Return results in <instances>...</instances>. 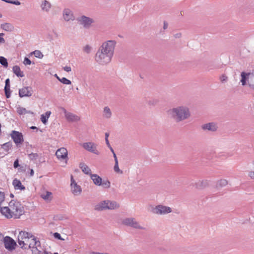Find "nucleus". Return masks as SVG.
<instances>
[{"label": "nucleus", "instance_id": "1", "mask_svg": "<svg viewBox=\"0 0 254 254\" xmlns=\"http://www.w3.org/2000/svg\"><path fill=\"white\" fill-rule=\"evenodd\" d=\"M117 42L109 40L103 42L95 55V61L99 64L105 65L112 61L115 53Z\"/></svg>", "mask_w": 254, "mask_h": 254}, {"label": "nucleus", "instance_id": "2", "mask_svg": "<svg viewBox=\"0 0 254 254\" xmlns=\"http://www.w3.org/2000/svg\"><path fill=\"white\" fill-rule=\"evenodd\" d=\"M0 212L7 218L17 219L24 213V209L20 202L12 200L7 206L1 208Z\"/></svg>", "mask_w": 254, "mask_h": 254}, {"label": "nucleus", "instance_id": "3", "mask_svg": "<svg viewBox=\"0 0 254 254\" xmlns=\"http://www.w3.org/2000/svg\"><path fill=\"white\" fill-rule=\"evenodd\" d=\"M167 114L169 118L177 122L188 120L191 116L189 108L183 105L170 108L167 111Z\"/></svg>", "mask_w": 254, "mask_h": 254}, {"label": "nucleus", "instance_id": "4", "mask_svg": "<svg viewBox=\"0 0 254 254\" xmlns=\"http://www.w3.org/2000/svg\"><path fill=\"white\" fill-rule=\"evenodd\" d=\"M120 204L115 200L105 199L97 203L94 207L97 211L113 210L120 208Z\"/></svg>", "mask_w": 254, "mask_h": 254}, {"label": "nucleus", "instance_id": "5", "mask_svg": "<svg viewBox=\"0 0 254 254\" xmlns=\"http://www.w3.org/2000/svg\"><path fill=\"white\" fill-rule=\"evenodd\" d=\"M122 224L137 230H144L145 229V227L138 221L132 217L124 218L122 220Z\"/></svg>", "mask_w": 254, "mask_h": 254}, {"label": "nucleus", "instance_id": "6", "mask_svg": "<svg viewBox=\"0 0 254 254\" xmlns=\"http://www.w3.org/2000/svg\"><path fill=\"white\" fill-rule=\"evenodd\" d=\"M94 185L101 186L105 189H108L111 187V183L108 180H102V179L97 174H92L90 176Z\"/></svg>", "mask_w": 254, "mask_h": 254}, {"label": "nucleus", "instance_id": "7", "mask_svg": "<svg viewBox=\"0 0 254 254\" xmlns=\"http://www.w3.org/2000/svg\"><path fill=\"white\" fill-rule=\"evenodd\" d=\"M151 209L150 211L156 215H164L172 212V208L169 206L162 204L157 205L155 206H150Z\"/></svg>", "mask_w": 254, "mask_h": 254}, {"label": "nucleus", "instance_id": "8", "mask_svg": "<svg viewBox=\"0 0 254 254\" xmlns=\"http://www.w3.org/2000/svg\"><path fill=\"white\" fill-rule=\"evenodd\" d=\"M32 234L26 231H21L18 235V243L22 249H26Z\"/></svg>", "mask_w": 254, "mask_h": 254}, {"label": "nucleus", "instance_id": "9", "mask_svg": "<svg viewBox=\"0 0 254 254\" xmlns=\"http://www.w3.org/2000/svg\"><path fill=\"white\" fill-rule=\"evenodd\" d=\"M82 146L85 150L95 155H99L100 154V152L98 149L97 144L93 141L84 142L82 144Z\"/></svg>", "mask_w": 254, "mask_h": 254}, {"label": "nucleus", "instance_id": "10", "mask_svg": "<svg viewBox=\"0 0 254 254\" xmlns=\"http://www.w3.org/2000/svg\"><path fill=\"white\" fill-rule=\"evenodd\" d=\"M62 17L64 21L66 22H71L75 19L73 11L68 7H65L63 9Z\"/></svg>", "mask_w": 254, "mask_h": 254}, {"label": "nucleus", "instance_id": "11", "mask_svg": "<svg viewBox=\"0 0 254 254\" xmlns=\"http://www.w3.org/2000/svg\"><path fill=\"white\" fill-rule=\"evenodd\" d=\"M77 20L79 24L84 28H89L94 23V20L89 17L85 15H82L79 17Z\"/></svg>", "mask_w": 254, "mask_h": 254}, {"label": "nucleus", "instance_id": "12", "mask_svg": "<svg viewBox=\"0 0 254 254\" xmlns=\"http://www.w3.org/2000/svg\"><path fill=\"white\" fill-rule=\"evenodd\" d=\"M70 187L71 191L73 195L78 196L81 193V187L75 182L72 175L70 177Z\"/></svg>", "mask_w": 254, "mask_h": 254}, {"label": "nucleus", "instance_id": "13", "mask_svg": "<svg viewBox=\"0 0 254 254\" xmlns=\"http://www.w3.org/2000/svg\"><path fill=\"white\" fill-rule=\"evenodd\" d=\"M56 156L58 160L64 161L65 164L67 163L68 158V151L66 148L61 147L58 149L56 152Z\"/></svg>", "mask_w": 254, "mask_h": 254}, {"label": "nucleus", "instance_id": "14", "mask_svg": "<svg viewBox=\"0 0 254 254\" xmlns=\"http://www.w3.org/2000/svg\"><path fill=\"white\" fill-rule=\"evenodd\" d=\"M10 136L17 146L21 144L24 141L22 133L19 131L12 130L10 133Z\"/></svg>", "mask_w": 254, "mask_h": 254}, {"label": "nucleus", "instance_id": "15", "mask_svg": "<svg viewBox=\"0 0 254 254\" xmlns=\"http://www.w3.org/2000/svg\"><path fill=\"white\" fill-rule=\"evenodd\" d=\"M62 111L64 114L66 120L69 122H76L80 120V118L79 116L67 112L65 108H62Z\"/></svg>", "mask_w": 254, "mask_h": 254}, {"label": "nucleus", "instance_id": "16", "mask_svg": "<svg viewBox=\"0 0 254 254\" xmlns=\"http://www.w3.org/2000/svg\"><path fill=\"white\" fill-rule=\"evenodd\" d=\"M5 249L9 251H12L16 245L15 242L9 237H5L3 239Z\"/></svg>", "mask_w": 254, "mask_h": 254}, {"label": "nucleus", "instance_id": "17", "mask_svg": "<svg viewBox=\"0 0 254 254\" xmlns=\"http://www.w3.org/2000/svg\"><path fill=\"white\" fill-rule=\"evenodd\" d=\"M40 7L42 12L49 13L52 9V4L47 0H42L40 2Z\"/></svg>", "mask_w": 254, "mask_h": 254}, {"label": "nucleus", "instance_id": "18", "mask_svg": "<svg viewBox=\"0 0 254 254\" xmlns=\"http://www.w3.org/2000/svg\"><path fill=\"white\" fill-rule=\"evenodd\" d=\"M201 128L204 131L214 132L217 130L218 126L215 123L211 122L203 124Z\"/></svg>", "mask_w": 254, "mask_h": 254}, {"label": "nucleus", "instance_id": "19", "mask_svg": "<svg viewBox=\"0 0 254 254\" xmlns=\"http://www.w3.org/2000/svg\"><path fill=\"white\" fill-rule=\"evenodd\" d=\"M29 243L26 246L27 249H35L37 250V247L40 246V242L36 240V238L32 234L30 237Z\"/></svg>", "mask_w": 254, "mask_h": 254}, {"label": "nucleus", "instance_id": "20", "mask_svg": "<svg viewBox=\"0 0 254 254\" xmlns=\"http://www.w3.org/2000/svg\"><path fill=\"white\" fill-rule=\"evenodd\" d=\"M33 93V90L30 87H24L19 90V95L20 97H30Z\"/></svg>", "mask_w": 254, "mask_h": 254}, {"label": "nucleus", "instance_id": "21", "mask_svg": "<svg viewBox=\"0 0 254 254\" xmlns=\"http://www.w3.org/2000/svg\"><path fill=\"white\" fill-rule=\"evenodd\" d=\"M252 74L251 72H246L243 71L241 73V79L240 82L243 86L247 85L248 82L249 81V76Z\"/></svg>", "mask_w": 254, "mask_h": 254}, {"label": "nucleus", "instance_id": "22", "mask_svg": "<svg viewBox=\"0 0 254 254\" xmlns=\"http://www.w3.org/2000/svg\"><path fill=\"white\" fill-rule=\"evenodd\" d=\"M40 196L47 202H50L53 198V193L49 191H43Z\"/></svg>", "mask_w": 254, "mask_h": 254}, {"label": "nucleus", "instance_id": "23", "mask_svg": "<svg viewBox=\"0 0 254 254\" xmlns=\"http://www.w3.org/2000/svg\"><path fill=\"white\" fill-rule=\"evenodd\" d=\"M113 115L111 109L108 106L104 107L102 112L103 117L105 119H110Z\"/></svg>", "mask_w": 254, "mask_h": 254}, {"label": "nucleus", "instance_id": "24", "mask_svg": "<svg viewBox=\"0 0 254 254\" xmlns=\"http://www.w3.org/2000/svg\"><path fill=\"white\" fill-rule=\"evenodd\" d=\"M79 168L85 174L90 176L92 174L91 169L85 163L83 162L80 163Z\"/></svg>", "mask_w": 254, "mask_h": 254}, {"label": "nucleus", "instance_id": "25", "mask_svg": "<svg viewBox=\"0 0 254 254\" xmlns=\"http://www.w3.org/2000/svg\"><path fill=\"white\" fill-rule=\"evenodd\" d=\"M12 185L15 190H23L25 189V187L22 185L20 180L17 179H14L12 181Z\"/></svg>", "mask_w": 254, "mask_h": 254}, {"label": "nucleus", "instance_id": "26", "mask_svg": "<svg viewBox=\"0 0 254 254\" xmlns=\"http://www.w3.org/2000/svg\"><path fill=\"white\" fill-rule=\"evenodd\" d=\"M0 28L4 31L11 32L14 30V27L9 23H4L0 24Z\"/></svg>", "mask_w": 254, "mask_h": 254}, {"label": "nucleus", "instance_id": "27", "mask_svg": "<svg viewBox=\"0 0 254 254\" xmlns=\"http://www.w3.org/2000/svg\"><path fill=\"white\" fill-rule=\"evenodd\" d=\"M228 185V181L225 179H221L218 180L216 183V187L217 188H220L224 187Z\"/></svg>", "mask_w": 254, "mask_h": 254}, {"label": "nucleus", "instance_id": "28", "mask_svg": "<svg viewBox=\"0 0 254 254\" xmlns=\"http://www.w3.org/2000/svg\"><path fill=\"white\" fill-rule=\"evenodd\" d=\"M12 71L18 77H22L24 76L23 72L21 71L20 68L18 65L13 66L12 67Z\"/></svg>", "mask_w": 254, "mask_h": 254}, {"label": "nucleus", "instance_id": "29", "mask_svg": "<svg viewBox=\"0 0 254 254\" xmlns=\"http://www.w3.org/2000/svg\"><path fill=\"white\" fill-rule=\"evenodd\" d=\"M51 114V112L50 111H47L45 114L41 115V120L44 124L46 125L47 124L48 119L49 118Z\"/></svg>", "mask_w": 254, "mask_h": 254}, {"label": "nucleus", "instance_id": "30", "mask_svg": "<svg viewBox=\"0 0 254 254\" xmlns=\"http://www.w3.org/2000/svg\"><path fill=\"white\" fill-rule=\"evenodd\" d=\"M249 76V81L248 82L247 85L251 88L254 89V74L252 73V74Z\"/></svg>", "mask_w": 254, "mask_h": 254}, {"label": "nucleus", "instance_id": "31", "mask_svg": "<svg viewBox=\"0 0 254 254\" xmlns=\"http://www.w3.org/2000/svg\"><path fill=\"white\" fill-rule=\"evenodd\" d=\"M197 187L199 188L206 187L208 185V182L207 180L199 181L196 184Z\"/></svg>", "mask_w": 254, "mask_h": 254}, {"label": "nucleus", "instance_id": "32", "mask_svg": "<svg viewBox=\"0 0 254 254\" xmlns=\"http://www.w3.org/2000/svg\"><path fill=\"white\" fill-rule=\"evenodd\" d=\"M17 112L19 115H25L30 113V111H27L25 108L22 107H18L17 108Z\"/></svg>", "mask_w": 254, "mask_h": 254}, {"label": "nucleus", "instance_id": "33", "mask_svg": "<svg viewBox=\"0 0 254 254\" xmlns=\"http://www.w3.org/2000/svg\"><path fill=\"white\" fill-rule=\"evenodd\" d=\"M92 50V46L88 44L85 45L83 47V52L87 54H90Z\"/></svg>", "mask_w": 254, "mask_h": 254}, {"label": "nucleus", "instance_id": "34", "mask_svg": "<svg viewBox=\"0 0 254 254\" xmlns=\"http://www.w3.org/2000/svg\"><path fill=\"white\" fill-rule=\"evenodd\" d=\"M0 64L3 66L4 67L7 68L8 67V63L6 58L3 57H0Z\"/></svg>", "mask_w": 254, "mask_h": 254}, {"label": "nucleus", "instance_id": "35", "mask_svg": "<svg viewBox=\"0 0 254 254\" xmlns=\"http://www.w3.org/2000/svg\"><path fill=\"white\" fill-rule=\"evenodd\" d=\"M58 80L60 81L63 84L65 85H69L71 84V81L65 77H63L61 78H58Z\"/></svg>", "mask_w": 254, "mask_h": 254}, {"label": "nucleus", "instance_id": "36", "mask_svg": "<svg viewBox=\"0 0 254 254\" xmlns=\"http://www.w3.org/2000/svg\"><path fill=\"white\" fill-rule=\"evenodd\" d=\"M31 54H33L35 57L42 59L43 57V55L42 53L39 50H35L31 53Z\"/></svg>", "mask_w": 254, "mask_h": 254}, {"label": "nucleus", "instance_id": "37", "mask_svg": "<svg viewBox=\"0 0 254 254\" xmlns=\"http://www.w3.org/2000/svg\"><path fill=\"white\" fill-rule=\"evenodd\" d=\"M114 170L115 172H116L118 174H122L123 173V171L122 170H121L119 168L118 161L115 162V166L114 167Z\"/></svg>", "mask_w": 254, "mask_h": 254}, {"label": "nucleus", "instance_id": "38", "mask_svg": "<svg viewBox=\"0 0 254 254\" xmlns=\"http://www.w3.org/2000/svg\"><path fill=\"white\" fill-rule=\"evenodd\" d=\"M29 158L32 160H36L38 157V155L37 153H31L28 155Z\"/></svg>", "mask_w": 254, "mask_h": 254}, {"label": "nucleus", "instance_id": "39", "mask_svg": "<svg viewBox=\"0 0 254 254\" xmlns=\"http://www.w3.org/2000/svg\"><path fill=\"white\" fill-rule=\"evenodd\" d=\"M5 94L7 98L10 96V87H4Z\"/></svg>", "mask_w": 254, "mask_h": 254}, {"label": "nucleus", "instance_id": "40", "mask_svg": "<svg viewBox=\"0 0 254 254\" xmlns=\"http://www.w3.org/2000/svg\"><path fill=\"white\" fill-rule=\"evenodd\" d=\"M11 146V144L9 142H7L5 143H4L2 145V147L3 149H4L5 150H8Z\"/></svg>", "mask_w": 254, "mask_h": 254}, {"label": "nucleus", "instance_id": "41", "mask_svg": "<svg viewBox=\"0 0 254 254\" xmlns=\"http://www.w3.org/2000/svg\"><path fill=\"white\" fill-rule=\"evenodd\" d=\"M228 77L225 75L223 74L220 77V80L222 82H225L227 81Z\"/></svg>", "mask_w": 254, "mask_h": 254}, {"label": "nucleus", "instance_id": "42", "mask_svg": "<svg viewBox=\"0 0 254 254\" xmlns=\"http://www.w3.org/2000/svg\"><path fill=\"white\" fill-rule=\"evenodd\" d=\"M23 64L25 65H30L31 64V61L27 58H25L23 61Z\"/></svg>", "mask_w": 254, "mask_h": 254}, {"label": "nucleus", "instance_id": "43", "mask_svg": "<svg viewBox=\"0 0 254 254\" xmlns=\"http://www.w3.org/2000/svg\"><path fill=\"white\" fill-rule=\"evenodd\" d=\"M54 236L55 238L58 239L59 240H64V239L61 237V235L59 233H55L54 234Z\"/></svg>", "mask_w": 254, "mask_h": 254}, {"label": "nucleus", "instance_id": "44", "mask_svg": "<svg viewBox=\"0 0 254 254\" xmlns=\"http://www.w3.org/2000/svg\"><path fill=\"white\" fill-rule=\"evenodd\" d=\"M248 176L251 179L254 180V171H250L248 174Z\"/></svg>", "mask_w": 254, "mask_h": 254}, {"label": "nucleus", "instance_id": "45", "mask_svg": "<svg viewBox=\"0 0 254 254\" xmlns=\"http://www.w3.org/2000/svg\"><path fill=\"white\" fill-rule=\"evenodd\" d=\"M64 69L66 72H70L71 71V68L69 66H65L64 67Z\"/></svg>", "mask_w": 254, "mask_h": 254}, {"label": "nucleus", "instance_id": "46", "mask_svg": "<svg viewBox=\"0 0 254 254\" xmlns=\"http://www.w3.org/2000/svg\"><path fill=\"white\" fill-rule=\"evenodd\" d=\"M5 85L4 87H10V80L9 78H7L5 80Z\"/></svg>", "mask_w": 254, "mask_h": 254}, {"label": "nucleus", "instance_id": "47", "mask_svg": "<svg viewBox=\"0 0 254 254\" xmlns=\"http://www.w3.org/2000/svg\"><path fill=\"white\" fill-rule=\"evenodd\" d=\"M19 166V165L18 160V159H16V160L14 161V164H13V167H14V168H17Z\"/></svg>", "mask_w": 254, "mask_h": 254}, {"label": "nucleus", "instance_id": "48", "mask_svg": "<svg viewBox=\"0 0 254 254\" xmlns=\"http://www.w3.org/2000/svg\"><path fill=\"white\" fill-rule=\"evenodd\" d=\"M174 37L175 38H180L182 37V34L181 33H177L174 35Z\"/></svg>", "mask_w": 254, "mask_h": 254}, {"label": "nucleus", "instance_id": "49", "mask_svg": "<svg viewBox=\"0 0 254 254\" xmlns=\"http://www.w3.org/2000/svg\"><path fill=\"white\" fill-rule=\"evenodd\" d=\"M11 4H15V5H20L21 3L18 0H14V1H12V3Z\"/></svg>", "mask_w": 254, "mask_h": 254}, {"label": "nucleus", "instance_id": "50", "mask_svg": "<svg viewBox=\"0 0 254 254\" xmlns=\"http://www.w3.org/2000/svg\"><path fill=\"white\" fill-rule=\"evenodd\" d=\"M168 27V23L166 22H164L163 23V29H166Z\"/></svg>", "mask_w": 254, "mask_h": 254}, {"label": "nucleus", "instance_id": "51", "mask_svg": "<svg viewBox=\"0 0 254 254\" xmlns=\"http://www.w3.org/2000/svg\"><path fill=\"white\" fill-rule=\"evenodd\" d=\"M3 236L2 234L0 232V244L3 241Z\"/></svg>", "mask_w": 254, "mask_h": 254}, {"label": "nucleus", "instance_id": "52", "mask_svg": "<svg viewBox=\"0 0 254 254\" xmlns=\"http://www.w3.org/2000/svg\"><path fill=\"white\" fill-rule=\"evenodd\" d=\"M105 141H106V143L107 145L108 146V147H110L111 145L109 143V141L108 139L105 138Z\"/></svg>", "mask_w": 254, "mask_h": 254}, {"label": "nucleus", "instance_id": "53", "mask_svg": "<svg viewBox=\"0 0 254 254\" xmlns=\"http://www.w3.org/2000/svg\"><path fill=\"white\" fill-rule=\"evenodd\" d=\"M4 43H5V40L3 38L0 37V43L3 44Z\"/></svg>", "mask_w": 254, "mask_h": 254}, {"label": "nucleus", "instance_id": "54", "mask_svg": "<svg viewBox=\"0 0 254 254\" xmlns=\"http://www.w3.org/2000/svg\"><path fill=\"white\" fill-rule=\"evenodd\" d=\"M113 154V156H114V158L115 162L118 161L117 157V156H116L115 153H114Z\"/></svg>", "mask_w": 254, "mask_h": 254}, {"label": "nucleus", "instance_id": "55", "mask_svg": "<svg viewBox=\"0 0 254 254\" xmlns=\"http://www.w3.org/2000/svg\"><path fill=\"white\" fill-rule=\"evenodd\" d=\"M34 170L33 169H31L30 173V176H33L34 175Z\"/></svg>", "mask_w": 254, "mask_h": 254}, {"label": "nucleus", "instance_id": "56", "mask_svg": "<svg viewBox=\"0 0 254 254\" xmlns=\"http://www.w3.org/2000/svg\"><path fill=\"white\" fill-rule=\"evenodd\" d=\"M2 0L6 2L7 3H12V0Z\"/></svg>", "mask_w": 254, "mask_h": 254}, {"label": "nucleus", "instance_id": "57", "mask_svg": "<svg viewBox=\"0 0 254 254\" xmlns=\"http://www.w3.org/2000/svg\"><path fill=\"white\" fill-rule=\"evenodd\" d=\"M108 147L110 148V149L111 151L112 152V153H115V152H114L113 148L111 147V146H110V147Z\"/></svg>", "mask_w": 254, "mask_h": 254}, {"label": "nucleus", "instance_id": "58", "mask_svg": "<svg viewBox=\"0 0 254 254\" xmlns=\"http://www.w3.org/2000/svg\"><path fill=\"white\" fill-rule=\"evenodd\" d=\"M94 254H109L108 253H95Z\"/></svg>", "mask_w": 254, "mask_h": 254}, {"label": "nucleus", "instance_id": "59", "mask_svg": "<svg viewBox=\"0 0 254 254\" xmlns=\"http://www.w3.org/2000/svg\"><path fill=\"white\" fill-rule=\"evenodd\" d=\"M109 135V134L108 133H105V138L108 139Z\"/></svg>", "mask_w": 254, "mask_h": 254}, {"label": "nucleus", "instance_id": "60", "mask_svg": "<svg viewBox=\"0 0 254 254\" xmlns=\"http://www.w3.org/2000/svg\"><path fill=\"white\" fill-rule=\"evenodd\" d=\"M55 76L58 79V78H60L57 74L55 75Z\"/></svg>", "mask_w": 254, "mask_h": 254}, {"label": "nucleus", "instance_id": "61", "mask_svg": "<svg viewBox=\"0 0 254 254\" xmlns=\"http://www.w3.org/2000/svg\"><path fill=\"white\" fill-rule=\"evenodd\" d=\"M31 129H35V128H36V127H33H33H31Z\"/></svg>", "mask_w": 254, "mask_h": 254}, {"label": "nucleus", "instance_id": "62", "mask_svg": "<svg viewBox=\"0 0 254 254\" xmlns=\"http://www.w3.org/2000/svg\"><path fill=\"white\" fill-rule=\"evenodd\" d=\"M4 35V34L2 33H0V36H3Z\"/></svg>", "mask_w": 254, "mask_h": 254}, {"label": "nucleus", "instance_id": "63", "mask_svg": "<svg viewBox=\"0 0 254 254\" xmlns=\"http://www.w3.org/2000/svg\"><path fill=\"white\" fill-rule=\"evenodd\" d=\"M2 17V15L0 14V18Z\"/></svg>", "mask_w": 254, "mask_h": 254}]
</instances>
